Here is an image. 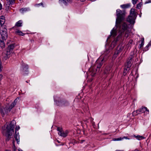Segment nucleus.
I'll use <instances>...</instances> for the list:
<instances>
[{
  "mask_svg": "<svg viewBox=\"0 0 151 151\" xmlns=\"http://www.w3.org/2000/svg\"><path fill=\"white\" fill-rule=\"evenodd\" d=\"M116 27H119L121 28V22L123 21L125 19V14L124 13H122L121 10L118 11L116 10Z\"/></svg>",
  "mask_w": 151,
  "mask_h": 151,
  "instance_id": "nucleus-1",
  "label": "nucleus"
},
{
  "mask_svg": "<svg viewBox=\"0 0 151 151\" xmlns=\"http://www.w3.org/2000/svg\"><path fill=\"white\" fill-rule=\"evenodd\" d=\"M137 14L138 13L135 11V9L132 8L130 11V14L127 18V21L132 24H134Z\"/></svg>",
  "mask_w": 151,
  "mask_h": 151,
  "instance_id": "nucleus-2",
  "label": "nucleus"
},
{
  "mask_svg": "<svg viewBox=\"0 0 151 151\" xmlns=\"http://www.w3.org/2000/svg\"><path fill=\"white\" fill-rule=\"evenodd\" d=\"M14 123H15V124L16 123L15 121L13 120L10 123H8L7 125L6 124L4 126H2V129L3 131L6 130V132H14Z\"/></svg>",
  "mask_w": 151,
  "mask_h": 151,
  "instance_id": "nucleus-3",
  "label": "nucleus"
},
{
  "mask_svg": "<svg viewBox=\"0 0 151 151\" xmlns=\"http://www.w3.org/2000/svg\"><path fill=\"white\" fill-rule=\"evenodd\" d=\"M16 46V44L15 43H11L10 45H8V46L6 48V55L7 58H9L10 56L14 57L16 56L15 54L12 53V51H13V49Z\"/></svg>",
  "mask_w": 151,
  "mask_h": 151,
  "instance_id": "nucleus-4",
  "label": "nucleus"
},
{
  "mask_svg": "<svg viewBox=\"0 0 151 151\" xmlns=\"http://www.w3.org/2000/svg\"><path fill=\"white\" fill-rule=\"evenodd\" d=\"M12 107H10L9 106H0V112L2 115L3 117L5 115V113L7 114L10 111Z\"/></svg>",
  "mask_w": 151,
  "mask_h": 151,
  "instance_id": "nucleus-5",
  "label": "nucleus"
},
{
  "mask_svg": "<svg viewBox=\"0 0 151 151\" xmlns=\"http://www.w3.org/2000/svg\"><path fill=\"white\" fill-rule=\"evenodd\" d=\"M12 133H5V134L4 133H2L4 135H5L6 137V141H9L11 138V136L12 135Z\"/></svg>",
  "mask_w": 151,
  "mask_h": 151,
  "instance_id": "nucleus-6",
  "label": "nucleus"
},
{
  "mask_svg": "<svg viewBox=\"0 0 151 151\" xmlns=\"http://www.w3.org/2000/svg\"><path fill=\"white\" fill-rule=\"evenodd\" d=\"M5 21V17L3 15H2L0 17V24L1 26H3Z\"/></svg>",
  "mask_w": 151,
  "mask_h": 151,
  "instance_id": "nucleus-7",
  "label": "nucleus"
},
{
  "mask_svg": "<svg viewBox=\"0 0 151 151\" xmlns=\"http://www.w3.org/2000/svg\"><path fill=\"white\" fill-rule=\"evenodd\" d=\"M111 35L108 37V39H109L111 36H113V37H115L116 35V30L114 29V28L112 30L111 32Z\"/></svg>",
  "mask_w": 151,
  "mask_h": 151,
  "instance_id": "nucleus-8",
  "label": "nucleus"
},
{
  "mask_svg": "<svg viewBox=\"0 0 151 151\" xmlns=\"http://www.w3.org/2000/svg\"><path fill=\"white\" fill-rule=\"evenodd\" d=\"M134 55H131L128 58V60L127 61V65L129 66V65L131 64L132 59L134 58Z\"/></svg>",
  "mask_w": 151,
  "mask_h": 151,
  "instance_id": "nucleus-9",
  "label": "nucleus"
},
{
  "mask_svg": "<svg viewBox=\"0 0 151 151\" xmlns=\"http://www.w3.org/2000/svg\"><path fill=\"white\" fill-rule=\"evenodd\" d=\"M121 24L122 25L121 28H119V27H116L119 28V29H121L122 27V29H123V30H125L127 29V24L126 23V22H124L122 24L121 23Z\"/></svg>",
  "mask_w": 151,
  "mask_h": 151,
  "instance_id": "nucleus-10",
  "label": "nucleus"
},
{
  "mask_svg": "<svg viewBox=\"0 0 151 151\" xmlns=\"http://www.w3.org/2000/svg\"><path fill=\"white\" fill-rule=\"evenodd\" d=\"M55 102H56V104L58 106H62L63 105L65 104V102L62 101L61 100L60 101H55Z\"/></svg>",
  "mask_w": 151,
  "mask_h": 151,
  "instance_id": "nucleus-11",
  "label": "nucleus"
},
{
  "mask_svg": "<svg viewBox=\"0 0 151 151\" xmlns=\"http://www.w3.org/2000/svg\"><path fill=\"white\" fill-rule=\"evenodd\" d=\"M23 71L24 72H28L29 71L28 66L27 65H25L24 66L23 68Z\"/></svg>",
  "mask_w": 151,
  "mask_h": 151,
  "instance_id": "nucleus-12",
  "label": "nucleus"
},
{
  "mask_svg": "<svg viewBox=\"0 0 151 151\" xmlns=\"http://www.w3.org/2000/svg\"><path fill=\"white\" fill-rule=\"evenodd\" d=\"M134 137L137 139L139 140H140L141 139H144L145 138L143 136H140L139 135H137V136H135V135H134Z\"/></svg>",
  "mask_w": 151,
  "mask_h": 151,
  "instance_id": "nucleus-13",
  "label": "nucleus"
},
{
  "mask_svg": "<svg viewBox=\"0 0 151 151\" xmlns=\"http://www.w3.org/2000/svg\"><path fill=\"white\" fill-rule=\"evenodd\" d=\"M121 35H119L118 36H117L116 37L114 40V41H113L112 42V43H113V42H114V43L115 44V45H116L117 42V41L119 40V39L120 38V37H121Z\"/></svg>",
  "mask_w": 151,
  "mask_h": 151,
  "instance_id": "nucleus-14",
  "label": "nucleus"
},
{
  "mask_svg": "<svg viewBox=\"0 0 151 151\" xmlns=\"http://www.w3.org/2000/svg\"><path fill=\"white\" fill-rule=\"evenodd\" d=\"M17 101L16 99L14 100V101L12 103L10 106H9L10 107H12V109L15 106L17 103Z\"/></svg>",
  "mask_w": 151,
  "mask_h": 151,
  "instance_id": "nucleus-15",
  "label": "nucleus"
},
{
  "mask_svg": "<svg viewBox=\"0 0 151 151\" xmlns=\"http://www.w3.org/2000/svg\"><path fill=\"white\" fill-rule=\"evenodd\" d=\"M68 133H58V134L60 136L63 137H65L68 135Z\"/></svg>",
  "mask_w": 151,
  "mask_h": 151,
  "instance_id": "nucleus-16",
  "label": "nucleus"
},
{
  "mask_svg": "<svg viewBox=\"0 0 151 151\" xmlns=\"http://www.w3.org/2000/svg\"><path fill=\"white\" fill-rule=\"evenodd\" d=\"M130 4H123L121 6V7L123 9H125L126 8H127L130 7Z\"/></svg>",
  "mask_w": 151,
  "mask_h": 151,
  "instance_id": "nucleus-17",
  "label": "nucleus"
},
{
  "mask_svg": "<svg viewBox=\"0 0 151 151\" xmlns=\"http://www.w3.org/2000/svg\"><path fill=\"white\" fill-rule=\"evenodd\" d=\"M22 22L21 20H19L15 24V26L18 27H20L22 26Z\"/></svg>",
  "mask_w": 151,
  "mask_h": 151,
  "instance_id": "nucleus-18",
  "label": "nucleus"
},
{
  "mask_svg": "<svg viewBox=\"0 0 151 151\" xmlns=\"http://www.w3.org/2000/svg\"><path fill=\"white\" fill-rule=\"evenodd\" d=\"M15 33H18V35H19L23 36L25 35V34L23 33L22 32L20 31L19 30H18L17 31H16Z\"/></svg>",
  "mask_w": 151,
  "mask_h": 151,
  "instance_id": "nucleus-19",
  "label": "nucleus"
},
{
  "mask_svg": "<svg viewBox=\"0 0 151 151\" xmlns=\"http://www.w3.org/2000/svg\"><path fill=\"white\" fill-rule=\"evenodd\" d=\"M1 33H4V36H6V38L8 37V35H7V32L6 31V30H2V32Z\"/></svg>",
  "mask_w": 151,
  "mask_h": 151,
  "instance_id": "nucleus-20",
  "label": "nucleus"
},
{
  "mask_svg": "<svg viewBox=\"0 0 151 151\" xmlns=\"http://www.w3.org/2000/svg\"><path fill=\"white\" fill-rule=\"evenodd\" d=\"M144 38H142L141 39V43L140 44V48L142 47L144 45Z\"/></svg>",
  "mask_w": 151,
  "mask_h": 151,
  "instance_id": "nucleus-21",
  "label": "nucleus"
},
{
  "mask_svg": "<svg viewBox=\"0 0 151 151\" xmlns=\"http://www.w3.org/2000/svg\"><path fill=\"white\" fill-rule=\"evenodd\" d=\"M0 46L2 48H4L5 47V44L4 41L3 42L0 43Z\"/></svg>",
  "mask_w": 151,
  "mask_h": 151,
  "instance_id": "nucleus-22",
  "label": "nucleus"
},
{
  "mask_svg": "<svg viewBox=\"0 0 151 151\" xmlns=\"http://www.w3.org/2000/svg\"><path fill=\"white\" fill-rule=\"evenodd\" d=\"M142 4V2H140L137 5L136 8H137V9H140Z\"/></svg>",
  "mask_w": 151,
  "mask_h": 151,
  "instance_id": "nucleus-23",
  "label": "nucleus"
},
{
  "mask_svg": "<svg viewBox=\"0 0 151 151\" xmlns=\"http://www.w3.org/2000/svg\"><path fill=\"white\" fill-rule=\"evenodd\" d=\"M102 65V63H100L97 67V69H96V71H97L98 69L99 70L100 68L101 67Z\"/></svg>",
  "mask_w": 151,
  "mask_h": 151,
  "instance_id": "nucleus-24",
  "label": "nucleus"
},
{
  "mask_svg": "<svg viewBox=\"0 0 151 151\" xmlns=\"http://www.w3.org/2000/svg\"><path fill=\"white\" fill-rule=\"evenodd\" d=\"M57 130L59 132H64L62 128H60V127H58L57 128Z\"/></svg>",
  "mask_w": 151,
  "mask_h": 151,
  "instance_id": "nucleus-25",
  "label": "nucleus"
},
{
  "mask_svg": "<svg viewBox=\"0 0 151 151\" xmlns=\"http://www.w3.org/2000/svg\"><path fill=\"white\" fill-rule=\"evenodd\" d=\"M139 112V110H137L136 111H134L132 113V115L133 116H136L139 113H137L138 111Z\"/></svg>",
  "mask_w": 151,
  "mask_h": 151,
  "instance_id": "nucleus-26",
  "label": "nucleus"
},
{
  "mask_svg": "<svg viewBox=\"0 0 151 151\" xmlns=\"http://www.w3.org/2000/svg\"><path fill=\"white\" fill-rule=\"evenodd\" d=\"M1 34L2 37V40H3V41H4V40H6L7 38L6 37V38H5V36H4V33H1Z\"/></svg>",
  "mask_w": 151,
  "mask_h": 151,
  "instance_id": "nucleus-27",
  "label": "nucleus"
},
{
  "mask_svg": "<svg viewBox=\"0 0 151 151\" xmlns=\"http://www.w3.org/2000/svg\"><path fill=\"white\" fill-rule=\"evenodd\" d=\"M10 8L11 9V8L7 4H6V11H8V10Z\"/></svg>",
  "mask_w": 151,
  "mask_h": 151,
  "instance_id": "nucleus-28",
  "label": "nucleus"
},
{
  "mask_svg": "<svg viewBox=\"0 0 151 151\" xmlns=\"http://www.w3.org/2000/svg\"><path fill=\"white\" fill-rule=\"evenodd\" d=\"M144 107L143 106H142V108L140 109L139 110V112H145V111L144 110Z\"/></svg>",
  "mask_w": 151,
  "mask_h": 151,
  "instance_id": "nucleus-29",
  "label": "nucleus"
},
{
  "mask_svg": "<svg viewBox=\"0 0 151 151\" xmlns=\"http://www.w3.org/2000/svg\"><path fill=\"white\" fill-rule=\"evenodd\" d=\"M13 42V41H11V40H9L6 43V45H8H8H10L11 43H13L12 42Z\"/></svg>",
  "mask_w": 151,
  "mask_h": 151,
  "instance_id": "nucleus-30",
  "label": "nucleus"
},
{
  "mask_svg": "<svg viewBox=\"0 0 151 151\" xmlns=\"http://www.w3.org/2000/svg\"><path fill=\"white\" fill-rule=\"evenodd\" d=\"M79 143V142L78 141H76L75 140H73L72 142V143L73 145H74L75 143Z\"/></svg>",
  "mask_w": 151,
  "mask_h": 151,
  "instance_id": "nucleus-31",
  "label": "nucleus"
},
{
  "mask_svg": "<svg viewBox=\"0 0 151 151\" xmlns=\"http://www.w3.org/2000/svg\"><path fill=\"white\" fill-rule=\"evenodd\" d=\"M15 1V0H13V1L11 0H9L8 2H10V3L9 5L10 4H13L14 3Z\"/></svg>",
  "mask_w": 151,
  "mask_h": 151,
  "instance_id": "nucleus-32",
  "label": "nucleus"
},
{
  "mask_svg": "<svg viewBox=\"0 0 151 151\" xmlns=\"http://www.w3.org/2000/svg\"><path fill=\"white\" fill-rule=\"evenodd\" d=\"M20 128V127L19 126H17L16 127V128H15V132H16L17 131H18V130Z\"/></svg>",
  "mask_w": 151,
  "mask_h": 151,
  "instance_id": "nucleus-33",
  "label": "nucleus"
},
{
  "mask_svg": "<svg viewBox=\"0 0 151 151\" xmlns=\"http://www.w3.org/2000/svg\"><path fill=\"white\" fill-rule=\"evenodd\" d=\"M20 10H22V12H23L24 11H26L27 10V8H22L21 9H20Z\"/></svg>",
  "mask_w": 151,
  "mask_h": 151,
  "instance_id": "nucleus-34",
  "label": "nucleus"
},
{
  "mask_svg": "<svg viewBox=\"0 0 151 151\" xmlns=\"http://www.w3.org/2000/svg\"><path fill=\"white\" fill-rule=\"evenodd\" d=\"M129 68V66H127V67L126 68H124V73H127V68Z\"/></svg>",
  "mask_w": 151,
  "mask_h": 151,
  "instance_id": "nucleus-35",
  "label": "nucleus"
},
{
  "mask_svg": "<svg viewBox=\"0 0 151 151\" xmlns=\"http://www.w3.org/2000/svg\"><path fill=\"white\" fill-rule=\"evenodd\" d=\"M17 133H15V134L14 135V137L15 138V139L17 138V134H18L19 133H17Z\"/></svg>",
  "mask_w": 151,
  "mask_h": 151,
  "instance_id": "nucleus-36",
  "label": "nucleus"
},
{
  "mask_svg": "<svg viewBox=\"0 0 151 151\" xmlns=\"http://www.w3.org/2000/svg\"><path fill=\"white\" fill-rule=\"evenodd\" d=\"M132 1H133V4L134 5L136 3L138 0H132Z\"/></svg>",
  "mask_w": 151,
  "mask_h": 151,
  "instance_id": "nucleus-37",
  "label": "nucleus"
},
{
  "mask_svg": "<svg viewBox=\"0 0 151 151\" xmlns=\"http://www.w3.org/2000/svg\"><path fill=\"white\" fill-rule=\"evenodd\" d=\"M12 147L14 151H16V147L15 145H13V147Z\"/></svg>",
  "mask_w": 151,
  "mask_h": 151,
  "instance_id": "nucleus-38",
  "label": "nucleus"
},
{
  "mask_svg": "<svg viewBox=\"0 0 151 151\" xmlns=\"http://www.w3.org/2000/svg\"><path fill=\"white\" fill-rule=\"evenodd\" d=\"M144 109H145V111L149 112V110L147 109V108L145 107H144Z\"/></svg>",
  "mask_w": 151,
  "mask_h": 151,
  "instance_id": "nucleus-39",
  "label": "nucleus"
},
{
  "mask_svg": "<svg viewBox=\"0 0 151 151\" xmlns=\"http://www.w3.org/2000/svg\"><path fill=\"white\" fill-rule=\"evenodd\" d=\"M123 139V138H122V137H120V138H117V141H118V140H121L122 139Z\"/></svg>",
  "mask_w": 151,
  "mask_h": 151,
  "instance_id": "nucleus-40",
  "label": "nucleus"
},
{
  "mask_svg": "<svg viewBox=\"0 0 151 151\" xmlns=\"http://www.w3.org/2000/svg\"><path fill=\"white\" fill-rule=\"evenodd\" d=\"M133 42V41L132 40H130L129 42V43L130 44H132V43Z\"/></svg>",
  "mask_w": 151,
  "mask_h": 151,
  "instance_id": "nucleus-41",
  "label": "nucleus"
},
{
  "mask_svg": "<svg viewBox=\"0 0 151 151\" xmlns=\"http://www.w3.org/2000/svg\"><path fill=\"white\" fill-rule=\"evenodd\" d=\"M64 1V2L66 4H67V2H66V0H63ZM68 2H69L70 1V0H67Z\"/></svg>",
  "mask_w": 151,
  "mask_h": 151,
  "instance_id": "nucleus-42",
  "label": "nucleus"
},
{
  "mask_svg": "<svg viewBox=\"0 0 151 151\" xmlns=\"http://www.w3.org/2000/svg\"><path fill=\"white\" fill-rule=\"evenodd\" d=\"M2 9V5L0 2V10H1Z\"/></svg>",
  "mask_w": 151,
  "mask_h": 151,
  "instance_id": "nucleus-43",
  "label": "nucleus"
},
{
  "mask_svg": "<svg viewBox=\"0 0 151 151\" xmlns=\"http://www.w3.org/2000/svg\"><path fill=\"white\" fill-rule=\"evenodd\" d=\"M15 139L17 141V143L18 144V142L19 141V140H18V138Z\"/></svg>",
  "mask_w": 151,
  "mask_h": 151,
  "instance_id": "nucleus-44",
  "label": "nucleus"
},
{
  "mask_svg": "<svg viewBox=\"0 0 151 151\" xmlns=\"http://www.w3.org/2000/svg\"><path fill=\"white\" fill-rule=\"evenodd\" d=\"M116 52H117V54H119L120 52L121 51L120 50H118L117 51H116Z\"/></svg>",
  "mask_w": 151,
  "mask_h": 151,
  "instance_id": "nucleus-45",
  "label": "nucleus"
},
{
  "mask_svg": "<svg viewBox=\"0 0 151 151\" xmlns=\"http://www.w3.org/2000/svg\"><path fill=\"white\" fill-rule=\"evenodd\" d=\"M117 55H115L114 54V55H113V58H115L117 57Z\"/></svg>",
  "mask_w": 151,
  "mask_h": 151,
  "instance_id": "nucleus-46",
  "label": "nucleus"
},
{
  "mask_svg": "<svg viewBox=\"0 0 151 151\" xmlns=\"http://www.w3.org/2000/svg\"><path fill=\"white\" fill-rule=\"evenodd\" d=\"M126 74L127 73H124V72H123V75L124 76H126Z\"/></svg>",
  "mask_w": 151,
  "mask_h": 151,
  "instance_id": "nucleus-47",
  "label": "nucleus"
},
{
  "mask_svg": "<svg viewBox=\"0 0 151 151\" xmlns=\"http://www.w3.org/2000/svg\"><path fill=\"white\" fill-rule=\"evenodd\" d=\"M109 134V133H104L103 134H102V135H107L108 134Z\"/></svg>",
  "mask_w": 151,
  "mask_h": 151,
  "instance_id": "nucleus-48",
  "label": "nucleus"
},
{
  "mask_svg": "<svg viewBox=\"0 0 151 151\" xmlns=\"http://www.w3.org/2000/svg\"><path fill=\"white\" fill-rule=\"evenodd\" d=\"M118 54H117V52H116V51L115 52L114 55H117Z\"/></svg>",
  "mask_w": 151,
  "mask_h": 151,
  "instance_id": "nucleus-49",
  "label": "nucleus"
},
{
  "mask_svg": "<svg viewBox=\"0 0 151 151\" xmlns=\"http://www.w3.org/2000/svg\"><path fill=\"white\" fill-rule=\"evenodd\" d=\"M3 77V75L1 74H0V81L1 80L2 77Z\"/></svg>",
  "mask_w": 151,
  "mask_h": 151,
  "instance_id": "nucleus-50",
  "label": "nucleus"
},
{
  "mask_svg": "<svg viewBox=\"0 0 151 151\" xmlns=\"http://www.w3.org/2000/svg\"><path fill=\"white\" fill-rule=\"evenodd\" d=\"M15 141L14 140V139H13V142H12L13 145H15Z\"/></svg>",
  "mask_w": 151,
  "mask_h": 151,
  "instance_id": "nucleus-51",
  "label": "nucleus"
},
{
  "mask_svg": "<svg viewBox=\"0 0 151 151\" xmlns=\"http://www.w3.org/2000/svg\"><path fill=\"white\" fill-rule=\"evenodd\" d=\"M151 2V0H149L148 1H147L145 2L146 3H149Z\"/></svg>",
  "mask_w": 151,
  "mask_h": 151,
  "instance_id": "nucleus-52",
  "label": "nucleus"
},
{
  "mask_svg": "<svg viewBox=\"0 0 151 151\" xmlns=\"http://www.w3.org/2000/svg\"><path fill=\"white\" fill-rule=\"evenodd\" d=\"M124 47H120L119 50H120V51L123 49Z\"/></svg>",
  "mask_w": 151,
  "mask_h": 151,
  "instance_id": "nucleus-53",
  "label": "nucleus"
},
{
  "mask_svg": "<svg viewBox=\"0 0 151 151\" xmlns=\"http://www.w3.org/2000/svg\"><path fill=\"white\" fill-rule=\"evenodd\" d=\"M1 64H0V72L2 71V70L1 69Z\"/></svg>",
  "mask_w": 151,
  "mask_h": 151,
  "instance_id": "nucleus-54",
  "label": "nucleus"
},
{
  "mask_svg": "<svg viewBox=\"0 0 151 151\" xmlns=\"http://www.w3.org/2000/svg\"><path fill=\"white\" fill-rule=\"evenodd\" d=\"M123 138H125L126 139H129V138H128L127 137H124Z\"/></svg>",
  "mask_w": 151,
  "mask_h": 151,
  "instance_id": "nucleus-55",
  "label": "nucleus"
},
{
  "mask_svg": "<svg viewBox=\"0 0 151 151\" xmlns=\"http://www.w3.org/2000/svg\"><path fill=\"white\" fill-rule=\"evenodd\" d=\"M4 30H6V31H7V29L6 28V25H4Z\"/></svg>",
  "mask_w": 151,
  "mask_h": 151,
  "instance_id": "nucleus-56",
  "label": "nucleus"
},
{
  "mask_svg": "<svg viewBox=\"0 0 151 151\" xmlns=\"http://www.w3.org/2000/svg\"><path fill=\"white\" fill-rule=\"evenodd\" d=\"M113 140L114 141H117V138H114V139H113Z\"/></svg>",
  "mask_w": 151,
  "mask_h": 151,
  "instance_id": "nucleus-57",
  "label": "nucleus"
},
{
  "mask_svg": "<svg viewBox=\"0 0 151 151\" xmlns=\"http://www.w3.org/2000/svg\"><path fill=\"white\" fill-rule=\"evenodd\" d=\"M70 131L67 130L65 131V132H68Z\"/></svg>",
  "mask_w": 151,
  "mask_h": 151,
  "instance_id": "nucleus-58",
  "label": "nucleus"
},
{
  "mask_svg": "<svg viewBox=\"0 0 151 151\" xmlns=\"http://www.w3.org/2000/svg\"><path fill=\"white\" fill-rule=\"evenodd\" d=\"M125 13V14L126 12H125V10H124L123 11V13Z\"/></svg>",
  "mask_w": 151,
  "mask_h": 151,
  "instance_id": "nucleus-59",
  "label": "nucleus"
},
{
  "mask_svg": "<svg viewBox=\"0 0 151 151\" xmlns=\"http://www.w3.org/2000/svg\"><path fill=\"white\" fill-rule=\"evenodd\" d=\"M3 42V40H1V39H0V43Z\"/></svg>",
  "mask_w": 151,
  "mask_h": 151,
  "instance_id": "nucleus-60",
  "label": "nucleus"
},
{
  "mask_svg": "<svg viewBox=\"0 0 151 151\" xmlns=\"http://www.w3.org/2000/svg\"><path fill=\"white\" fill-rule=\"evenodd\" d=\"M5 151H11V150H6Z\"/></svg>",
  "mask_w": 151,
  "mask_h": 151,
  "instance_id": "nucleus-61",
  "label": "nucleus"
},
{
  "mask_svg": "<svg viewBox=\"0 0 151 151\" xmlns=\"http://www.w3.org/2000/svg\"><path fill=\"white\" fill-rule=\"evenodd\" d=\"M85 140H81V142L82 143Z\"/></svg>",
  "mask_w": 151,
  "mask_h": 151,
  "instance_id": "nucleus-62",
  "label": "nucleus"
},
{
  "mask_svg": "<svg viewBox=\"0 0 151 151\" xmlns=\"http://www.w3.org/2000/svg\"><path fill=\"white\" fill-rule=\"evenodd\" d=\"M149 45H147L146 46V48H147L148 47H149Z\"/></svg>",
  "mask_w": 151,
  "mask_h": 151,
  "instance_id": "nucleus-63",
  "label": "nucleus"
},
{
  "mask_svg": "<svg viewBox=\"0 0 151 151\" xmlns=\"http://www.w3.org/2000/svg\"><path fill=\"white\" fill-rule=\"evenodd\" d=\"M83 134H84L85 135H86V134H87V133H85V132H84V133H83Z\"/></svg>",
  "mask_w": 151,
  "mask_h": 151,
  "instance_id": "nucleus-64",
  "label": "nucleus"
}]
</instances>
